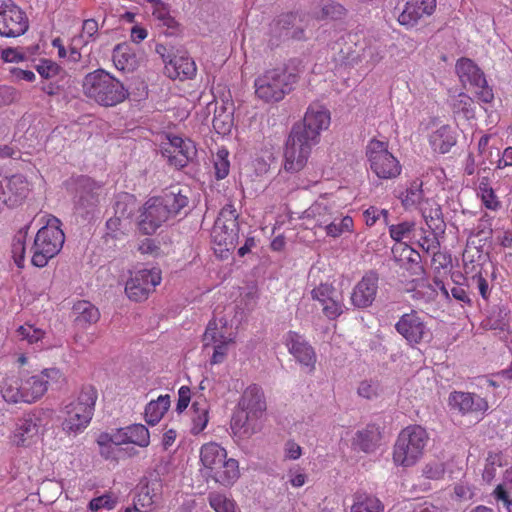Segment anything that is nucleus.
<instances>
[{"label": "nucleus", "mask_w": 512, "mask_h": 512, "mask_svg": "<svg viewBox=\"0 0 512 512\" xmlns=\"http://www.w3.org/2000/svg\"><path fill=\"white\" fill-rule=\"evenodd\" d=\"M199 457L202 475L221 486L230 487L240 477L238 461L228 457L227 450L216 442L203 444Z\"/></svg>", "instance_id": "obj_1"}, {"label": "nucleus", "mask_w": 512, "mask_h": 512, "mask_svg": "<svg viewBox=\"0 0 512 512\" xmlns=\"http://www.w3.org/2000/svg\"><path fill=\"white\" fill-rule=\"evenodd\" d=\"M187 204L188 198L181 190H172L161 197L149 199L140 214V230L147 235L155 233L163 223L178 214Z\"/></svg>", "instance_id": "obj_2"}, {"label": "nucleus", "mask_w": 512, "mask_h": 512, "mask_svg": "<svg viewBox=\"0 0 512 512\" xmlns=\"http://www.w3.org/2000/svg\"><path fill=\"white\" fill-rule=\"evenodd\" d=\"M96 400L97 390L91 385H85L64 405L62 429L66 434H80L89 426Z\"/></svg>", "instance_id": "obj_3"}, {"label": "nucleus", "mask_w": 512, "mask_h": 512, "mask_svg": "<svg viewBox=\"0 0 512 512\" xmlns=\"http://www.w3.org/2000/svg\"><path fill=\"white\" fill-rule=\"evenodd\" d=\"M84 94L102 106H115L124 101L128 91L124 85L103 69L88 73L83 80Z\"/></svg>", "instance_id": "obj_4"}, {"label": "nucleus", "mask_w": 512, "mask_h": 512, "mask_svg": "<svg viewBox=\"0 0 512 512\" xmlns=\"http://www.w3.org/2000/svg\"><path fill=\"white\" fill-rule=\"evenodd\" d=\"M65 234L61 222L54 216H48L45 226L40 228L31 248V263L39 268L45 267L62 249Z\"/></svg>", "instance_id": "obj_5"}, {"label": "nucleus", "mask_w": 512, "mask_h": 512, "mask_svg": "<svg viewBox=\"0 0 512 512\" xmlns=\"http://www.w3.org/2000/svg\"><path fill=\"white\" fill-rule=\"evenodd\" d=\"M428 439V433L419 425L403 429L394 445L393 460L395 464L409 467L418 462L423 455Z\"/></svg>", "instance_id": "obj_6"}, {"label": "nucleus", "mask_w": 512, "mask_h": 512, "mask_svg": "<svg viewBox=\"0 0 512 512\" xmlns=\"http://www.w3.org/2000/svg\"><path fill=\"white\" fill-rule=\"evenodd\" d=\"M295 81L296 76L285 67L268 69L255 80V93L267 103L279 102L292 91Z\"/></svg>", "instance_id": "obj_7"}, {"label": "nucleus", "mask_w": 512, "mask_h": 512, "mask_svg": "<svg viewBox=\"0 0 512 512\" xmlns=\"http://www.w3.org/2000/svg\"><path fill=\"white\" fill-rule=\"evenodd\" d=\"M236 336L237 329L226 315L209 321L203 342L204 346L213 348L211 364H220L225 360L229 347L235 343Z\"/></svg>", "instance_id": "obj_8"}, {"label": "nucleus", "mask_w": 512, "mask_h": 512, "mask_svg": "<svg viewBox=\"0 0 512 512\" xmlns=\"http://www.w3.org/2000/svg\"><path fill=\"white\" fill-rule=\"evenodd\" d=\"M238 215L233 205L222 208L213 226L211 237L214 250L223 256L224 252L233 250L238 242Z\"/></svg>", "instance_id": "obj_9"}, {"label": "nucleus", "mask_w": 512, "mask_h": 512, "mask_svg": "<svg viewBox=\"0 0 512 512\" xmlns=\"http://www.w3.org/2000/svg\"><path fill=\"white\" fill-rule=\"evenodd\" d=\"M20 378L23 400L26 404L37 402L45 395L50 385L61 384L65 380L63 372L56 367L45 368L34 375L21 371Z\"/></svg>", "instance_id": "obj_10"}, {"label": "nucleus", "mask_w": 512, "mask_h": 512, "mask_svg": "<svg viewBox=\"0 0 512 512\" xmlns=\"http://www.w3.org/2000/svg\"><path fill=\"white\" fill-rule=\"evenodd\" d=\"M366 155L371 170L380 179H393L400 175L399 161L388 151V142L372 139L367 145Z\"/></svg>", "instance_id": "obj_11"}, {"label": "nucleus", "mask_w": 512, "mask_h": 512, "mask_svg": "<svg viewBox=\"0 0 512 512\" xmlns=\"http://www.w3.org/2000/svg\"><path fill=\"white\" fill-rule=\"evenodd\" d=\"M456 72L463 86L475 93L480 101L490 103L493 100L492 88L488 86L484 73L472 60H458Z\"/></svg>", "instance_id": "obj_12"}, {"label": "nucleus", "mask_w": 512, "mask_h": 512, "mask_svg": "<svg viewBox=\"0 0 512 512\" xmlns=\"http://www.w3.org/2000/svg\"><path fill=\"white\" fill-rule=\"evenodd\" d=\"M310 130H293L284 151V169L298 172L307 163L311 151Z\"/></svg>", "instance_id": "obj_13"}, {"label": "nucleus", "mask_w": 512, "mask_h": 512, "mask_svg": "<svg viewBox=\"0 0 512 512\" xmlns=\"http://www.w3.org/2000/svg\"><path fill=\"white\" fill-rule=\"evenodd\" d=\"M161 280V271L158 268L140 269L131 274L126 283L125 292L132 301H144L161 283Z\"/></svg>", "instance_id": "obj_14"}, {"label": "nucleus", "mask_w": 512, "mask_h": 512, "mask_svg": "<svg viewBox=\"0 0 512 512\" xmlns=\"http://www.w3.org/2000/svg\"><path fill=\"white\" fill-rule=\"evenodd\" d=\"M28 29V20L13 0H0V35L17 37Z\"/></svg>", "instance_id": "obj_15"}, {"label": "nucleus", "mask_w": 512, "mask_h": 512, "mask_svg": "<svg viewBox=\"0 0 512 512\" xmlns=\"http://www.w3.org/2000/svg\"><path fill=\"white\" fill-rule=\"evenodd\" d=\"M40 419L35 415L19 418L8 435V443L15 448H29L39 438Z\"/></svg>", "instance_id": "obj_16"}, {"label": "nucleus", "mask_w": 512, "mask_h": 512, "mask_svg": "<svg viewBox=\"0 0 512 512\" xmlns=\"http://www.w3.org/2000/svg\"><path fill=\"white\" fill-rule=\"evenodd\" d=\"M395 329L411 346L418 345L431 337L430 329L414 310L403 314L396 322Z\"/></svg>", "instance_id": "obj_17"}, {"label": "nucleus", "mask_w": 512, "mask_h": 512, "mask_svg": "<svg viewBox=\"0 0 512 512\" xmlns=\"http://www.w3.org/2000/svg\"><path fill=\"white\" fill-rule=\"evenodd\" d=\"M284 344L290 354L303 366L305 372L310 373L314 371L317 356L314 349L303 336L294 331H289L284 336Z\"/></svg>", "instance_id": "obj_18"}, {"label": "nucleus", "mask_w": 512, "mask_h": 512, "mask_svg": "<svg viewBox=\"0 0 512 512\" xmlns=\"http://www.w3.org/2000/svg\"><path fill=\"white\" fill-rule=\"evenodd\" d=\"M166 138L163 154L167 155L173 165L184 167L196 155V147L190 139H184L174 134H167Z\"/></svg>", "instance_id": "obj_19"}, {"label": "nucleus", "mask_w": 512, "mask_h": 512, "mask_svg": "<svg viewBox=\"0 0 512 512\" xmlns=\"http://www.w3.org/2000/svg\"><path fill=\"white\" fill-rule=\"evenodd\" d=\"M398 4L400 13L398 21L401 25L413 27L424 16H430L436 8V0H401Z\"/></svg>", "instance_id": "obj_20"}, {"label": "nucleus", "mask_w": 512, "mask_h": 512, "mask_svg": "<svg viewBox=\"0 0 512 512\" xmlns=\"http://www.w3.org/2000/svg\"><path fill=\"white\" fill-rule=\"evenodd\" d=\"M379 275L376 271L370 270L364 274L361 280L355 285L351 294V303L357 308L370 307L377 295Z\"/></svg>", "instance_id": "obj_21"}, {"label": "nucleus", "mask_w": 512, "mask_h": 512, "mask_svg": "<svg viewBox=\"0 0 512 512\" xmlns=\"http://www.w3.org/2000/svg\"><path fill=\"white\" fill-rule=\"evenodd\" d=\"M230 429L235 442L240 443L246 441L254 434L261 431V418L251 416L236 409L231 418Z\"/></svg>", "instance_id": "obj_22"}, {"label": "nucleus", "mask_w": 512, "mask_h": 512, "mask_svg": "<svg viewBox=\"0 0 512 512\" xmlns=\"http://www.w3.org/2000/svg\"><path fill=\"white\" fill-rule=\"evenodd\" d=\"M340 61L358 62L365 61L371 66L378 64L384 57V50L376 42H365L359 51H352L350 46L340 48Z\"/></svg>", "instance_id": "obj_23"}, {"label": "nucleus", "mask_w": 512, "mask_h": 512, "mask_svg": "<svg viewBox=\"0 0 512 512\" xmlns=\"http://www.w3.org/2000/svg\"><path fill=\"white\" fill-rule=\"evenodd\" d=\"M237 410L257 418H262L266 411V402L262 389L256 385L247 387L238 402Z\"/></svg>", "instance_id": "obj_24"}, {"label": "nucleus", "mask_w": 512, "mask_h": 512, "mask_svg": "<svg viewBox=\"0 0 512 512\" xmlns=\"http://www.w3.org/2000/svg\"><path fill=\"white\" fill-rule=\"evenodd\" d=\"M382 432L378 425L372 423L358 430L352 438V448L364 453H372L380 445Z\"/></svg>", "instance_id": "obj_25"}, {"label": "nucleus", "mask_w": 512, "mask_h": 512, "mask_svg": "<svg viewBox=\"0 0 512 512\" xmlns=\"http://www.w3.org/2000/svg\"><path fill=\"white\" fill-rule=\"evenodd\" d=\"M449 403L453 409H457L463 414L485 411L488 408V404L484 398L468 392L455 391L451 393Z\"/></svg>", "instance_id": "obj_26"}, {"label": "nucleus", "mask_w": 512, "mask_h": 512, "mask_svg": "<svg viewBox=\"0 0 512 512\" xmlns=\"http://www.w3.org/2000/svg\"><path fill=\"white\" fill-rule=\"evenodd\" d=\"M196 64L185 54L174 55L165 64V72L172 79H191L196 74Z\"/></svg>", "instance_id": "obj_27"}, {"label": "nucleus", "mask_w": 512, "mask_h": 512, "mask_svg": "<svg viewBox=\"0 0 512 512\" xmlns=\"http://www.w3.org/2000/svg\"><path fill=\"white\" fill-rule=\"evenodd\" d=\"M161 498V484L147 483L139 487L133 509L140 512L151 510Z\"/></svg>", "instance_id": "obj_28"}, {"label": "nucleus", "mask_w": 512, "mask_h": 512, "mask_svg": "<svg viewBox=\"0 0 512 512\" xmlns=\"http://www.w3.org/2000/svg\"><path fill=\"white\" fill-rule=\"evenodd\" d=\"M4 188L7 194V204L10 206H15L26 198L30 190L27 179L19 174L5 178Z\"/></svg>", "instance_id": "obj_29"}, {"label": "nucleus", "mask_w": 512, "mask_h": 512, "mask_svg": "<svg viewBox=\"0 0 512 512\" xmlns=\"http://www.w3.org/2000/svg\"><path fill=\"white\" fill-rule=\"evenodd\" d=\"M128 201H132L129 195H124L123 200L117 201L115 204L116 215L111 217L106 223L107 229L113 237H117L118 232L125 229L127 224L130 223L129 216L131 210L128 211Z\"/></svg>", "instance_id": "obj_30"}, {"label": "nucleus", "mask_w": 512, "mask_h": 512, "mask_svg": "<svg viewBox=\"0 0 512 512\" xmlns=\"http://www.w3.org/2000/svg\"><path fill=\"white\" fill-rule=\"evenodd\" d=\"M0 394L3 400L9 404L24 403L21 378L5 376L0 381Z\"/></svg>", "instance_id": "obj_31"}, {"label": "nucleus", "mask_w": 512, "mask_h": 512, "mask_svg": "<svg viewBox=\"0 0 512 512\" xmlns=\"http://www.w3.org/2000/svg\"><path fill=\"white\" fill-rule=\"evenodd\" d=\"M422 216L435 235L443 233L445 230V222L442 217L441 207L434 201H426L425 206L421 208Z\"/></svg>", "instance_id": "obj_32"}, {"label": "nucleus", "mask_w": 512, "mask_h": 512, "mask_svg": "<svg viewBox=\"0 0 512 512\" xmlns=\"http://www.w3.org/2000/svg\"><path fill=\"white\" fill-rule=\"evenodd\" d=\"M75 323L77 326L85 328L95 324L100 318L99 310L87 301H78L73 306Z\"/></svg>", "instance_id": "obj_33"}, {"label": "nucleus", "mask_w": 512, "mask_h": 512, "mask_svg": "<svg viewBox=\"0 0 512 512\" xmlns=\"http://www.w3.org/2000/svg\"><path fill=\"white\" fill-rule=\"evenodd\" d=\"M340 294L332 287L322 285V312L329 318L335 319L342 312Z\"/></svg>", "instance_id": "obj_34"}, {"label": "nucleus", "mask_w": 512, "mask_h": 512, "mask_svg": "<svg viewBox=\"0 0 512 512\" xmlns=\"http://www.w3.org/2000/svg\"><path fill=\"white\" fill-rule=\"evenodd\" d=\"M295 20L296 14L284 13L271 22L270 33L272 34V37L276 39V41L271 39L272 45H278V40L289 36L290 29L294 26Z\"/></svg>", "instance_id": "obj_35"}, {"label": "nucleus", "mask_w": 512, "mask_h": 512, "mask_svg": "<svg viewBox=\"0 0 512 512\" xmlns=\"http://www.w3.org/2000/svg\"><path fill=\"white\" fill-rule=\"evenodd\" d=\"M429 141L434 151L445 154L456 144L457 135L455 130H434Z\"/></svg>", "instance_id": "obj_36"}, {"label": "nucleus", "mask_w": 512, "mask_h": 512, "mask_svg": "<svg viewBox=\"0 0 512 512\" xmlns=\"http://www.w3.org/2000/svg\"><path fill=\"white\" fill-rule=\"evenodd\" d=\"M170 407L169 395H160L150 401L145 408V420L150 425H156Z\"/></svg>", "instance_id": "obj_37"}, {"label": "nucleus", "mask_w": 512, "mask_h": 512, "mask_svg": "<svg viewBox=\"0 0 512 512\" xmlns=\"http://www.w3.org/2000/svg\"><path fill=\"white\" fill-rule=\"evenodd\" d=\"M384 505L375 496L367 493H356L350 512H383Z\"/></svg>", "instance_id": "obj_38"}, {"label": "nucleus", "mask_w": 512, "mask_h": 512, "mask_svg": "<svg viewBox=\"0 0 512 512\" xmlns=\"http://www.w3.org/2000/svg\"><path fill=\"white\" fill-rule=\"evenodd\" d=\"M16 334L20 340L26 341L29 345L41 344V347L44 349L50 348V345H45L44 343L46 332L33 324L25 323L19 326Z\"/></svg>", "instance_id": "obj_39"}, {"label": "nucleus", "mask_w": 512, "mask_h": 512, "mask_svg": "<svg viewBox=\"0 0 512 512\" xmlns=\"http://www.w3.org/2000/svg\"><path fill=\"white\" fill-rule=\"evenodd\" d=\"M192 428L193 434H199L202 432L209 421L208 412L209 404L205 399L195 400L192 404Z\"/></svg>", "instance_id": "obj_40"}, {"label": "nucleus", "mask_w": 512, "mask_h": 512, "mask_svg": "<svg viewBox=\"0 0 512 512\" xmlns=\"http://www.w3.org/2000/svg\"><path fill=\"white\" fill-rule=\"evenodd\" d=\"M422 185V181L416 179L399 195V199L405 209H409L421 203L424 197Z\"/></svg>", "instance_id": "obj_41"}, {"label": "nucleus", "mask_w": 512, "mask_h": 512, "mask_svg": "<svg viewBox=\"0 0 512 512\" xmlns=\"http://www.w3.org/2000/svg\"><path fill=\"white\" fill-rule=\"evenodd\" d=\"M475 274L466 278L467 285L472 290H477L483 299H488L490 295V287L487 281V271L483 275L484 267L482 265L473 266Z\"/></svg>", "instance_id": "obj_42"}, {"label": "nucleus", "mask_w": 512, "mask_h": 512, "mask_svg": "<svg viewBox=\"0 0 512 512\" xmlns=\"http://www.w3.org/2000/svg\"><path fill=\"white\" fill-rule=\"evenodd\" d=\"M28 226H25L24 228L20 229L18 233L15 235L13 242H12V257L14 259L15 264L19 268L24 267L25 263V253H26V238L28 234Z\"/></svg>", "instance_id": "obj_43"}, {"label": "nucleus", "mask_w": 512, "mask_h": 512, "mask_svg": "<svg viewBox=\"0 0 512 512\" xmlns=\"http://www.w3.org/2000/svg\"><path fill=\"white\" fill-rule=\"evenodd\" d=\"M128 443L139 447H147L150 444L149 430L142 424H133L125 427Z\"/></svg>", "instance_id": "obj_44"}, {"label": "nucleus", "mask_w": 512, "mask_h": 512, "mask_svg": "<svg viewBox=\"0 0 512 512\" xmlns=\"http://www.w3.org/2000/svg\"><path fill=\"white\" fill-rule=\"evenodd\" d=\"M353 227V219L350 216L336 217L331 223L325 226V231L328 236L337 238L345 233H351Z\"/></svg>", "instance_id": "obj_45"}, {"label": "nucleus", "mask_w": 512, "mask_h": 512, "mask_svg": "<svg viewBox=\"0 0 512 512\" xmlns=\"http://www.w3.org/2000/svg\"><path fill=\"white\" fill-rule=\"evenodd\" d=\"M453 112L458 117L470 119L474 117L473 99L465 93H459L453 99Z\"/></svg>", "instance_id": "obj_46"}, {"label": "nucleus", "mask_w": 512, "mask_h": 512, "mask_svg": "<svg viewBox=\"0 0 512 512\" xmlns=\"http://www.w3.org/2000/svg\"><path fill=\"white\" fill-rule=\"evenodd\" d=\"M210 507L215 512H236V503L233 499L219 492L210 493L208 496Z\"/></svg>", "instance_id": "obj_47"}, {"label": "nucleus", "mask_w": 512, "mask_h": 512, "mask_svg": "<svg viewBox=\"0 0 512 512\" xmlns=\"http://www.w3.org/2000/svg\"><path fill=\"white\" fill-rule=\"evenodd\" d=\"M503 466V456L501 452H489L486 458V464L482 473L483 480L490 483L496 473V467Z\"/></svg>", "instance_id": "obj_48"}, {"label": "nucleus", "mask_w": 512, "mask_h": 512, "mask_svg": "<svg viewBox=\"0 0 512 512\" xmlns=\"http://www.w3.org/2000/svg\"><path fill=\"white\" fill-rule=\"evenodd\" d=\"M229 152L226 148H220L214 158L215 176L218 180L228 176L230 171V162L228 160Z\"/></svg>", "instance_id": "obj_49"}, {"label": "nucleus", "mask_w": 512, "mask_h": 512, "mask_svg": "<svg viewBox=\"0 0 512 512\" xmlns=\"http://www.w3.org/2000/svg\"><path fill=\"white\" fill-rule=\"evenodd\" d=\"M493 495L503 503H508L509 498H512V467L506 471L503 482L497 485Z\"/></svg>", "instance_id": "obj_50"}, {"label": "nucleus", "mask_w": 512, "mask_h": 512, "mask_svg": "<svg viewBox=\"0 0 512 512\" xmlns=\"http://www.w3.org/2000/svg\"><path fill=\"white\" fill-rule=\"evenodd\" d=\"M134 56L129 53V48L125 44H118L113 50V61L115 66L120 70H125L132 61Z\"/></svg>", "instance_id": "obj_51"}, {"label": "nucleus", "mask_w": 512, "mask_h": 512, "mask_svg": "<svg viewBox=\"0 0 512 512\" xmlns=\"http://www.w3.org/2000/svg\"><path fill=\"white\" fill-rule=\"evenodd\" d=\"M117 504V498L112 494H104L99 497L93 498L89 502V509L93 512H97L99 510H112L115 508Z\"/></svg>", "instance_id": "obj_52"}, {"label": "nucleus", "mask_w": 512, "mask_h": 512, "mask_svg": "<svg viewBox=\"0 0 512 512\" xmlns=\"http://www.w3.org/2000/svg\"><path fill=\"white\" fill-rule=\"evenodd\" d=\"M345 8L332 0H322V19L324 17L332 20L341 19L345 15Z\"/></svg>", "instance_id": "obj_53"}, {"label": "nucleus", "mask_w": 512, "mask_h": 512, "mask_svg": "<svg viewBox=\"0 0 512 512\" xmlns=\"http://www.w3.org/2000/svg\"><path fill=\"white\" fill-rule=\"evenodd\" d=\"M321 39H324L327 41V47L330 48L332 51H338L339 58L342 55L340 53V48H343V41H345L344 35L336 30H328L325 29L322 33Z\"/></svg>", "instance_id": "obj_54"}, {"label": "nucleus", "mask_w": 512, "mask_h": 512, "mask_svg": "<svg viewBox=\"0 0 512 512\" xmlns=\"http://www.w3.org/2000/svg\"><path fill=\"white\" fill-rule=\"evenodd\" d=\"M37 72L45 79H52L62 72V68L49 59H42L36 66Z\"/></svg>", "instance_id": "obj_55"}, {"label": "nucleus", "mask_w": 512, "mask_h": 512, "mask_svg": "<svg viewBox=\"0 0 512 512\" xmlns=\"http://www.w3.org/2000/svg\"><path fill=\"white\" fill-rule=\"evenodd\" d=\"M414 223L413 222H402L396 225H390L389 226V233L393 240L400 242L404 238L408 237L409 234L414 229Z\"/></svg>", "instance_id": "obj_56"}, {"label": "nucleus", "mask_w": 512, "mask_h": 512, "mask_svg": "<svg viewBox=\"0 0 512 512\" xmlns=\"http://www.w3.org/2000/svg\"><path fill=\"white\" fill-rule=\"evenodd\" d=\"M99 446V453L105 459H115V445L109 440L108 433H100L96 440Z\"/></svg>", "instance_id": "obj_57"}, {"label": "nucleus", "mask_w": 512, "mask_h": 512, "mask_svg": "<svg viewBox=\"0 0 512 512\" xmlns=\"http://www.w3.org/2000/svg\"><path fill=\"white\" fill-rule=\"evenodd\" d=\"M422 472L427 479L439 480L445 474V467L443 463L430 462L423 467Z\"/></svg>", "instance_id": "obj_58"}, {"label": "nucleus", "mask_w": 512, "mask_h": 512, "mask_svg": "<svg viewBox=\"0 0 512 512\" xmlns=\"http://www.w3.org/2000/svg\"><path fill=\"white\" fill-rule=\"evenodd\" d=\"M99 30L98 22L95 19H86L83 21L81 38L85 39L84 43L95 40Z\"/></svg>", "instance_id": "obj_59"}, {"label": "nucleus", "mask_w": 512, "mask_h": 512, "mask_svg": "<svg viewBox=\"0 0 512 512\" xmlns=\"http://www.w3.org/2000/svg\"><path fill=\"white\" fill-rule=\"evenodd\" d=\"M483 162L480 163V168L478 170V177L477 181L475 183L477 193L479 192H487L488 189H492L490 185V177H489V168L486 166H483Z\"/></svg>", "instance_id": "obj_60"}, {"label": "nucleus", "mask_w": 512, "mask_h": 512, "mask_svg": "<svg viewBox=\"0 0 512 512\" xmlns=\"http://www.w3.org/2000/svg\"><path fill=\"white\" fill-rule=\"evenodd\" d=\"M477 195L481 198L483 205L492 211H497L501 208V202L495 194L494 189H488L487 192H479Z\"/></svg>", "instance_id": "obj_61"}, {"label": "nucleus", "mask_w": 512, "mask_h": 512, "mask_svg": "<svg viewBox=\"0 0 512 512\" xmlns=\"http://www.w3.org/2000/svg\"><path fill=\"white\" fill-rule=\"evenodd\" d=\"M152 14L156 19L162 21L163 25L169 28L174 27L176 23L174 18L169 14L168 9L160 1H157V5L155 6Z\"/></svg>", "instance_id": "obj_62"}, {"label": "nucleus", "mask_w": 512, "mask_h": 512, "mask_svg": "<svg viewBox=\"0 0 512 512\" xmlns=\"http://www.w3.org/2000/svg\"><path fill=\"white\" fill-rule=\"evenodd\" d=\"M302 455V448L294 440H288L283 446L284 460H297Z\"/></svg>", "instance_id": "obj_63"}, {"label": "nucleus", "mask_w": 512, "mask_h": 512, "mask_svg": "<svg viewBox=\"0 0 512 512\" xmlns=\"http://www.w3.org/2000/svg\"><path fill=\"white\" fill-rule=\"evenodd\" d=\"M191 399V391L187 386L180 387L178 391V402L176 405V411L182 413L189 405Z\"/></svg>", "instance_id": "obj_64"}]
</instances>
